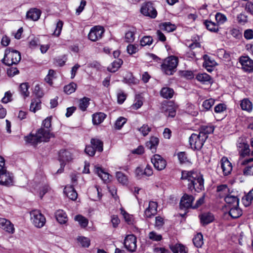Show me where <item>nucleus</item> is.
<instances>
[{"label": "nucleus", "instance_id": "f257e3e1", "mask_svg": "<svg viewBox=\"0 0 253 253\" xmlns=\"http://www.w3.org/2000/svg\"><path fill=\"white\" fill-rule=\"evenodd\" d=\"M181 179L187 180V187L191 192L194 190L197 192H200L204 189V179L200 172L194 170H182Z\"/></svg>", "mask_w": 253, "mask_h": 253}, {"label": "nucleus", "instance_id": "f03ea898", "mask_svg": "<svg viewBox=\"0 0 253 253\" xmlns=\"http://www.w3.org/2000/svg\"><path fill=\"white\" fill-rule=\"evenodd\" d=\"M54 137V135L50 132V129H46L42 127L38 130L35 135L30 133L29 135L25 136L24 139L27 143L35 145L42 141L48 142L50 138Z\"/></svg>", "mask_w": 253, "mask_h": 253}, {"label": "nucleus", "instance_id": "7ed1b4c3", "mask_svg": "<svg viewBox=\"0 0 253 253\" xmlns=\"http://www.w3.org/2000/svg\"><path fill=\"white\" fill-rule=\"evenodd\" d=\"M178 64V59L174 56L166 58L161 64L162 72L167 75H172L176 71Z\"/></svg>", "mask_w": 253, "mask_h": 253}, {"label": "nucleus", "instance_id": "20e7f679", "mask_svg": "<svg viewBox=\"0 0 253 253\" xmlns=\"http://www.w3.org/2000/svg\"><path fill=\"white\" fill-rule=\"evenodd\" d=\"M21 59V54L18 51L13 49L11 50L9 48L5 50L4 56L1 62L4 65L9 66L18 64Z\"/></svg>", "mask_w": 253, "mask_h": 253}, {"label": "nucleus", "instance_id": "39448f33", "mask_svg": "<svg viewBox=\"0 0 253 253\" xmlns=\"http://www.w3.org/2000/svg\"><path fill=\"white\" fill-rule=\"evenodd\" d=\"M34 93L37 96V98L32 100L30 110L35 113L37 111L41 108V101L40 98L42 97L43 94L41 91L40 85L37 84L35 86Z\"/></svg>", "mask_w": 253, "mask_h": 253}, {"label": "nucleus", "instance_id": "423d86ee", "mask_svg": "<svg viewBox=\"0 0 253 253\" xmlns=\"http://www.w3.org/2000/svg\"><path fill=\"white\" fill-rule=\"evenodd\" d=\"M30 219L32 223L37 228H41L45 223L44 216L39 210H33L30 212Z\"/></svg>", "mask_w": 253, "mask_h": 253}, {"label": "nucleus", "instance_id": "0eeeda50", "mask_svg": "<svg viewBox=\"0 0 253 253\" xmlns=\"http://www.w3.org/2000/svg\"><path fill=\"white\" fill-rule=\"evenodd\" d=\"M206 140V137L199 133H192L189 137V143L193 150H201Z\"/></svg>", "mask_w": 253, "mask_h": 253}, {"label": "nucleus", "instance_id": "6e6552de", "mask_svg": "<svg viewBox=\"0 0 253 253\" xmlns=\"http://www.w3.org/2000/svg\"><path fill=\"white\" fill-rule=\"evenodd\" d=\"M140 11L144 16H148L152 18H156L157 15V10L150 2L143 4L141 8Z\"/></svg>", "mask_w": 253, "mask_h": 253}, {"label": "nucleus", "instance_id": "1a4fd4ad", "mask_svg": "<svg viewBox=\"0 0 253 253\" xmlns=\"http://www.w3.org/2000/svg\"><path fill=\"white\" fill-rule=\"evenodd\" d=\"M104 32V28L102 27L94 26L90 29L88 34V38L92 42H96L101 39Z\"/></svg>", "mask_w": 253, "mask_h": 253}, {"label": "nucleus", "instance_id": "9d476101", "mask_svg": "<svg viewBox=\"0 0 253 253\" xmlns=\"http://www.w3.org/2000/svg\"><path fill=\"white\" fill-rule=\"evenodd\" d=\"M125 248L130 252H134L136 249V238L133 235H128L124 240Z\"/></svg>", "mask_w": 253, "mask_h": 253}, {"label": "nucleus", "instance_id": "9b49d317", "mask_svg": "<svg viewBox=\"0 0 253 253\" xmlns=\"http://www.w3.org/2000/svg\"><path fill=\"white\" fill-rule=\"evenodd\" d=\"M151 162L155 168L158 170L164 169L167 165L166 161L160 155L155 154L151 158Z\"/></svg>", "mask_w": 253, "mask_h": 253}, {"label": "nucleus", "instance_id": "f8f14e48", "mask_svg": "<svg viewBox=\"0 0 253 253\" xmlns=\"http://www.w3.org/2000/svg\"><path fill=\"white\" fill-rule=\"evenodd\" d=\"M194 200V197L192 195L184 194L181 197L179 207L181 210H186L189 208H192V203Z\"/></svg>", "mask_w": 253, "mask_h": 253}, {"label": "nucleus", "instance_id": "ddd939ff", "mask_svg": "<svg viewBox=\"0 0 253 253\" xmlns=\"http://www.w3.org/2000/svg\"><path fill=\"white\" fill-rule=\"evenodd\" d=\"M0 184L5 186L13 184V176L6 169L0 172Z\"/></svg>", "mask_w": 253, "mask_h": 253}, {"label": "nucleus", "instance_id": "4468645a", "mask_svg": "<svg viewBox=\"0 0 253 253\" xmlns=\"http://www.w3.org/2000/svg\"><path fill=\"white\" fill-rule=\"evenodd\" d=\"M239 62L242 66V69L247 72H252L253 71V60L249 56H242L239 58Z\"/></svg>", "mask_w": 253, "mask_h": 253}, {"label": "nucleus", "instance_id": "2eb2a0df", "mask_svg": "<svg viewBox=\"0 0 253 253\" xmlns=\"http://www.w3.org/2000/svg\"><path fill=\"white\" fill-rule=\"evenodd\" d=\"M162 112L164 113L166 117L173 118L176 115V109L175 107L171 103L163 104Z\"/></svg>", "mask_w": 253, "mask_h": 253}, {"label": "nucleus", "instance_id": "dca6fc26", "mask_svg": "<svg viewBox=\"0 0 253 253\" xmlns=\"http://www.w3.org/2000/svg\"><path fill=\"white\" fill-rule=\"evenodd\" d=\"M0 227L9 233L13 234L14 232V225L5 218H0Z\"/></svg>", "mask_w": 253, "mask_h": 253}, {"label": "nucleus", "instance_id": "f3484780", "mask_svg": "<svg viewBox=\"0 0 253 253\" xmlns=\"http://www.w3.org/2000/svg\"><path fill=\"white\" fill-rule=\"evenodd\" d=\"M200 222L203 226L207 225L212 222L214 219L213 214L210 212L201 213L199 215Z\"/></svg>", "mask_w": 253, "mask_h": 253}, {"label": "nucleus", "instance_id": "a211bd4d", "mask_svg": "<svg viewBox=\"0 0 253 253\" xmlns=\"http://www.w3.org/2000/svg\"><path fill=\"white\" fill-rule=\"evenodd\" d=\"M221 167L224 175H229L232 170V166L226 157H223L221 160Z\"/></svg>", "mask_w": 253, "mask_h": 253}, {"label": "nucleus", "instance_id": "6ab92c4d", "mask_svg": "<svg viewBox=\"0 0 253 253\" xmlns=\"http://www.w3.org/2000/svg\"><path fill=\"white\" fill-rule=\"evenodd\" d=\"M64 193L71 200L75 201L77 199L78 194L73 185L66 186L64 189Z\"/></svg>", "mask_w": 253, "mask_h": 253}, {"label": "nucleus", "instance_id": "aec40b11", "mask_svg": "<svg viewBox=\"0 0 253 253\" xmlns=\"http://www.w3.org/2000/svg\"><path fill=\"white\" fill-rule=\"evenodd\" d=\"M41 11L37 8L30 9L26 14L27 18L33 21H37L40 17Z\"/></svg>", "mask_w": 253, "mask_h": 253}, {"label": "nucleus", "instance_id": "412c9836", "mask_svg": "<svg viewBox=\"0 0 253 253\" xmlns=\"http://www.w3.org/2000/svg\"><path fill=\"white\" fill-rule=\"evenodd\" d=\"M72 159L71 153L66 150H60L59 153V160L61 163L65 164L66 162L71 161Z\"/></svg>", "mask_w": 253, "mask_h": 253}, {"label": "nucleus", "instance_id": "4be33fe9", "mask_svg": "<svg viewBox=\"0 0 253 253\" xmlns=\"http://www.w3.org/2000/svg\"><path fill=\"white\" fill-rule=\"evenodd\" d=\"M159 140L156 137H151L149 141L146 143V147L151 150L152 153L156 151L157 147L159 144Z\"/></svg>", "mask_w": 253, "mask_h": 253}, {"label": "nucleus", "instance_id": "5701e85b", "mask_svg": "<svg viewBox=\"0 0 253 253\" xmlns=\"http://www.w3.org/2000/svg\"><path fill=\"white\" fill-rule=\"evenodd\" d=\"M55 216L57 221L60 224H65L68 221V217L63 210H59L55 212Z\"/></svg>", "mask_w": 253, "mask_h": 253}, {"label": "nucleus", "instance_id": "b1692460", "mask_svg": "<svg viewBox=\"0 0 253 253\" xmlns=\"http://www.w3.org/2000/svg\"><path fill=\"white\" fill-rule=\"evenodd\" d=\"M94 170L95 172L104 182H106L109 180V174L105 172L101 168L95 166Z\"/></svg>", "mask_w": 253, "mask_h": 253}, {"label": "nucleus", "instance_id": "393cba45", "mask_svg": "<svg viewBox=\"0 0 253 253\" xmlns=\"http://www.w3.org/2000/svg\"><path fill=\"white\" fill-rule=\"evenodd\" d=\"M160 94L164 98L170 99L173 97L174 90L169 87H164L160 91Z\"/></svg>", "mask_w": 253, "mask_h": 253}, {"label": "nucleus", "instance_id": "a878e982", "mask_svg": "<svg viewBox=\"0 0 253 253\" xmlns=\"http://www.w3.org/2000/svg\"><path fill=\"white\" fill-rule=\"evenodd\" d=\"M229 214L233 218H237L242 214V211L238 207V206L233 205L229 211Z\"/></svg>", "mask_w": 253, "mask_h": 253}, {"label": "nucleus", "instance_id": "bb28decb", "mask_svg": "<svg viewBox=\"0 0 253 253\" xmlns=\"http://www.w3.org/2000/svg\"><path fill=\"white\" fill-rule=\"evenodd\" d=\"M123 61L121 59H117L112 63L111 65L107 68L108 71L114 73L118 70L122 65Z\"/></svg>", "mask_w": 253, "mask_h": 253}, {"label": "nucleus", "instance_id": "cd10ccee", "mask_svg": "<svg viewBox=\"0 0 253 253\" xmlns=\"http://www.w3.org/2000/svg\"><path fill=\"white\" fill-rule=\"evenodd\" d=\"M240 106L242 110L251 112L253 109V104L248 98H244L241 101Z\"/></svg>", "mask_w": 253, "mask_h": 253}, {"label": "nucleus", "instance_id": "c85d7f7f", "mask_svg": "<svg viewBox=\"0 0 253 253\" xmlns=\"http://www.w3.org/2000/svg\"><path fill=\"white\" fill-rule=\"evenodd\" d=\"M106 117V114L102 112L94 114L92 115V123L94 125L100 124L104 121Z\"/></svg>", "mask_w": 253, "mask_h": 253}, {"label": "nucleus", "instance_id": "c756f323", "mask_svg": "<svg viewBox=\"0 0 253 253\" xmlns=\"http://www.w3.org/2000/svg\"><path fill=\"white\" fill-rule=\"evenodd\" d=\"M91 145L93 146L96 151L101 152L103 150V142L96 138H92L90 140Z\"/></svg>", "mask_w": 253, "mask_h": 253}, {"label": "nucleus", "instance_id": "7c9ffc66", "mask_svg": "<svg viewBox=\"0 0 253 253\" xmlns=\"http://www.w3.org/2000/svg\"><path fill=\"white\" fill-rule=\"evenodd\" d=\"M196 79L198 81L205 84H210L211 81V76L206 73L198 74L196 76Z\"/></svg>", "mask_w": 253, "mask_h": 253}, {"label": "nucleus", "instance_id": "2f4dec72", "mask_svg": "<svg viewBox=\"0 0 253 253\" xmlns=\"http://www.w3.org/2000/svg\"><path fill=\"white\" fill-rule=\"evenodd\" d=\"M136 30L135 28H132L125 34V40L127 42H132L135 40V34Z\"/></svg>", "mask_w": 253, "mask_h": 253}, {"label": "nucleus", "instance_id": "473e14b6", "mask_svg": "<svg viewBox=\"0 0 253 253\" xmlns=\"http://www.w3.org/2000/svg\"><path fill=\"white\" fill-rule=\"evenodd\" d=\"M214 131V128L211 126H202L200 128L199 134L203 135L207 139L208 137V134L211 133Z\"/></svg>", "mask_w": 253, "mask_h": 253}, {"label": "nucleus", "instance_id": "72a5a7b5", "mask_svg": "<svg viewBox=\"0 0 253 253\" xmlns=\"http://www.w3.org/2000/svg\"><path fill=\"white\" fill-rule=\"evenodd\" d=\"M204 24L207 29L211 32H217L218 31V26L216 23L207 20L205 21Z\"/></svg>", "mask_w": 253, "mask_h": 253}, {"label": "nucleus", "instance_id": "f704fd0d", "mask_svg": "<svg viewBox=\"0 0 253 253\" xmlns=\"http://www.w3.org/2000/svg\"><path fill=\"white\" fill-rule=\"evenodd\" d=\"M170 248L173 253H187L185 250V246L180 244H176L171 246Z\"/></svg>", "mask_w": 253, "mask_h": 253}, {"label": "nucleus", "instance_id": "c9c22d12", "mask_svg": "<svg viewBox=\"0 0 253 253\" xmlns=\"http://www.w3.org/2000/svg\"><path fill=\"white\" fill-rule=\"evenodd\" d=\"M194 245L197 248H201L204 244L203 235L201 233L197 234L193 239Z\"/></svg>", "mask_w": 253, "mask_h": 253}, {"label": "nucleus", "instance_id": "e433bc0d", "mask_svg": "<svg viewBox=\"0 0 253 253\" xmlns=\"http://www.w3.org/2000/svg\"><path fill=\"white\" fill-rule=\"evenodd\" d=\"M160 28L162 30L168 32H171L176 29V27L174 24H172L170 22H165L161 25Z\"/></svg>", "mask_w": 253, "mask_h": 253}, {"label": "nucleus", "instance_id": "4c0bfd02", "mask_svg": "<svg viewBox=\"0 0 253 253\" xmlns=\"http://www.w3.org/2000/svg\"><path fill=\"white\" fill-rule=\"evenodd\" d=\"M225 202L229 205H239V199L236 196L228 195L224 198Z\"/></svg>", "mask_w": 253, "mask_h": 253}, {"label": "nucleus", "instance_id": "58836bf2", "mask_svg": "<svg viewBox=\"0 0 253 253\" xmlns=\"http://www.w3.org/2000/svg\"><path fill=\"white\" fill-rule=\"evenodd\" d=\"M89 101L90 99L86 97L80 99L79 104V108L83 111H85L89 105Z\"/></svg>", "mask_w": 253, "mask_h": 253}, {"label": "nucleus", "instance_id": "ea45409f", "mask_svg": "<svg viewBox=\"0 0 253 253\" xmlns=\"http://www.w3.org/2000/svg\"><path fill=\"white\" fill-rule=\"evenodd\" d=\"M239 147L241 148L240 153L242 157H245L250 153L249 145L245 143H240Z\"/></svg>", "mask_w": 253, "mask_h": 253}, {"label": "nucleus", "instance_id": "a19ab883", "mask_svg": "<svg viewBox=\"0 0 253 253\" xmlns=\"http://www.w3.org/2000/svg\"><path fill=\"white\" fill-rule=\"evenodd\" d=\"M29 86L28 84L27 83H22L20 85V90L21 94L22 96H23L25 98L29 96L30 94V92L28 91Z\"/></svg>", "mask_w": 253, "mask_h": 253}, {"label": "nucleus", "instance_id": "79ce46f5", "mask_svg": "<svg viewBox=\"0 0 253 253\" xmlns=\"http://www.w3.org/2000/svg\"><path fill=\"white\" fill-rule=\"evenodd\" d=\"M77 86L76 84L72 82L64 86V91L66 93L70 94L75 91Z\"/></svg>", "mask_w": 253, "mask_h": 253}, {"label": "nucleus", "instance_id": "37998d69", "mask_svg": "<svg viewBox=\"0 0 253 253\" xmlns=\"http://www.w3.org/2000/svg\"><path fill=\"white\" fill-rule=\"evenodd\" d=\"M75 220L79 222L80 225L83 227H85L88 224V220L81 215H77L75 217Z\"/></svg>", "mask_w": 253, "mask_h": 253}, {"label": "nucleus", "instance_id": "c03bdc74", "mask_svg": "<svg viewBox=\"0 0 253 253\" xmlns=\"http://www.w3.org/2000/svg\"><path fill=\"white\" fill-rule=\"evenodd\" d=\"M116 176L118 181L123 184H126L127 182V176L123 172L121 171H117L116 173Z\"/></svg>", "mask_w": 253, "mask_h": 253}, {"label": "nucleus", "instance_id": "a18cd8bd", "mask_svg": "<svg viewBox=\"0 0 253 253\" xmlns=\"http://www.w3.org/2000/svg\"><path fill=\"white\" fill-rule=\"evenodd\" d=\"M126 122V119L120 117L116 121L115 127L117 129H120L124 124Z\"/></svg>", "mask_w": 253, "mask_h": 253}, {"label": "nucleus", "instance_id": "49530a36", "mask_svg": "<svg viewBox=\"0 0 253 253\" xmlns=\"http://www.w3.org/2000/svg\"><path fill=\"white\" fill-rule=\"evenodd\" d=\"M229 33L233 37L236 39H240L242 38L241 31L238 28H232L229 31Z\"/></svg>", "mask_w": 253, "mask_h": 253}, {"label": "nucleus", "instance_id": "de8ad7c7", "mask_svg": "<svg viewBox=\"0 0 253 253\" xmlns=\"http://www.w3.org/2000/svg\"><path fill=\"white\" fill-rule=\"evenodd\" d=\"M153 39L151 36H144L140 40V45L142 46L150 45L152 43Z\"/></svg>", "mask_w": 253, "mask_h": 253}, {"label": "nucleus", "instance_id": "09e8293b", "mask_svg": "<svg viewBox=\"0 0 253 253\" xmlns=\"http://www.w3.org/2000/svg\"><path fill=\"white\" fill-rule=\"evenodd\" d=\"M215 18L216 22L218 24H222L227 21V18L226 16L220 12H218L216 14Z\"/></svg>", "mask_w": 253, "mask_h": 253}, {"label": "nucleus", "instance_id": "8fccbe9b", "mask_svg": "<svg viewBox=\"0 0 253 253\" xmlns=\"http://www.w3.org/2000/svg\"><path fill=\"white\" fill-rule=\"evenodd\" d=\"M214 100L212 98H210L205 100L202 104L203 107L206 110H210L214 105Z\"/></svg>", "mask_w": 253, "mask_h": 253}, {"label": "nucleus", "instance_id": "3c124183", "mask_svg": "<svg viewBox=\"0 0 253 253\" xmlns=\"http://www.w3.org/2000/svg\"><path fill=\"white\" fill-rule=\"evenodd\" d=\"M215 65L214 61H211L210 59L205 60L203 63V66L208 71L211 72L212 71V68Z\"/></svg>", "mask_w": 253, "mask_h": 253}, {"label": "nucleus", "instance_id": "603ef678", "mask_svg": "<svg viewBox=\"0 0 253 253\" xmlns=\"http://www.w3.org/2000/svg\"><path fill=\"white\" fill-rule=\"evenodd\" d=\"M67 60V58L65 55H63L61 57H58L54 59V63L60 67L65 65Z\"/></svg>", "mask_w": 253, "mask_h": 253}, {"label": "nucleus", "instance_id": "864d4df0", "mask_svg": "<svg viewBox=\"0 0 253 253\" xmlns=\"http://www.w3.org/2000/svg\"><path fill=\"white\" fill-rule=\"evenodd\" d=\"M180 75L187 79H192L194 78V74L191 71H181L180 72Z\"/></svg>", "mask_w": 253, "mask_h": 253}, {"label": "nucleus", "instance_id": "5fc2aeb1", "mask_svg": "<svg viewBox=\"0 0 253 253\" xmlns=\"http://www.w3.org/2000/svg\"><path fill=\"white\" fill-rule=\"evenodd\" d=\"M149 238L155 241H160L162 239V236L160 234H157L154 231H152L149 234Z\"/></svg>", "mask_w": 253, "mask_h": 253}, {"label": "nucleus", "instance_id": "6e6d98bb", "mask_svg": "<svg viewBox=\"0 0 253 253\" xmlns=\"http://www.w3.org/2000/svg\"><path fill=\"white\" fill-rule=\"evenodd\" d=\"M138 130L144 136H145L148 135L149 132L151 131V128L147 125H143Z\"/></svg>", "mask_w": 253, "mask_h": 253}, {"label": "nucleus", "instance_id": "4d7b16f0", "mask_svg": "<svg viewBox=\"0 0 253 253\" xmlns=\"http://www.w3.org/2000/svg\"><path fill=\"white\" fill-rule=\"evenodd\" d=\"M63 25V23L62 21L59 20L57 23L56 28L53 33V34L55 36L58 37L60 35L61 30H62V29Z\"/></svg>", "mask_w": 253, "mask_h": 253}, {"label": "nucleus", "instance_id": "13d9d810", "mask_svg": "<svg viewBox=\"0 0 253 253\" xmlns=\"http://www.w3.org/2000/svg\"><path fill=\"white\" fill-rule=\"evenodd\" d=\"M238 22L244 25L248 22V16L243 13H240L237 17Z\"/></svg>", "mask_w": 253, "mask_h": 253}, {"label": "nucleus", "instance_id": "bf43d9fd", "mask_svg": "<svg viewBox=\"0 0 253 253\" xmlns=\"http://www.w3.org/2000/svg\"><path fill=\"white\" fill-rule=\"evenodd\" d=\"M51 117H47L44 119L42 123V126L46 129H50L51 126Z\"/></svg>", "mask_w": 253, "mask_h": 253}, {"label": "nucleus", "instance_id": "052dcab7", "mask_svg": "<svg viewBox=\"0 0 253 253\" xmlns=\"http://www.w3.org/2000/svg\"><path fill=\"white\" fill-rule=\"evenodd\" d=\"M138 50V45L129 44L127 46V51L129 54L135 53Z\"/></svg>", "mask_w": 253, "mask_h": 253}, {"label": "nucleus", "instance_id": "680f3d73", "mask_svg": "<svg viewBox=\"0 0 253 253\" xmlns=\"http://www.w3.org/2000/svg\"><path fill=\"white\" fill-rule=\"evenodd\" d=\"M178 160L181 164L185 163L188 161L186 154L185 152H180L177 154Z\"/></svg>", "mask_w": 253, "mask_h": 253}, {"label": "nucleus", "instance_id": "e2e57ef3", "mask_svg": "<svg viewBox=\"0 0 253 253\" xmlns=\"http://www.w3.org/2000/svg\"><path fill=\"white\" fill-rule=\"evenodd\" d=\"M84 151L89 156H93L96 150L93 146L90 145L86 146Z\"/></svg>", "mask_w": 253, "mask_h": 253}, {"label": "nucleus", "instance_id": "0e129e2a", "mask_svg": "<svg viewBox=\"0 0 253 253\" xmlns=\"http://www.w3.org/2000/svg\"><path fill=\"white\" fill-rule=\"evenodd\" d=\"M245 200L248 202V204H245V200H244V205L247 207L250 205L252 201L253 200V189L247 194L245 198Z\"/></svg>", "mask_w": 253, "mask_h": 253}, {"label": "nucleus", "instance_id": "69168bd1", "mask_svg": "<svg viewBox=\"0 0 253 253\" xmlns=\"http://www.w3.org/2000/svg\"><path fill=\"white\" fill-rule=\"evenodd\" d=\"M246 11L253 15V2L248 1L245 4Z\"/></svg>", "mask_w": 253, "mask_h": 253}, {"label": "nucleus", "instance_id": "338daca9", "mask_svg": "<svg viewBox=\"0 0 253 253\" xmlns=\"http://www.w3.org/2000/svg\"><path fill=\"white\" fill-rule=\"evenodd\" d=\"M79 241L83 247H88L90 245V241L87 238L80 237Z\"/></svg>", "mask_w": 253, "mask_h": 253}, {"label": "nucleus", "instance_id": "774afa93", "mask_svg": "<svg viewBox=\"0 0 253 253\" xmlns=\"http://www.w3.org/2000/svg\"><path fill=\"white\" fill-rule=\"evenodd\" d=\"M19 73V71L16 68L11 67L7 70V74L9 77H13Z\"/></svg>", "mask_w": 253, "mask_h": 253}]
</instances>
